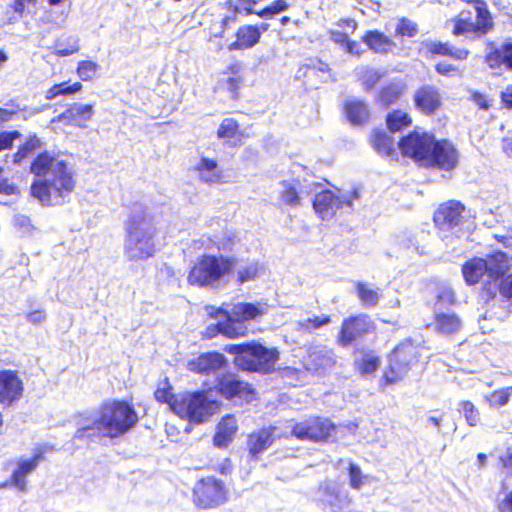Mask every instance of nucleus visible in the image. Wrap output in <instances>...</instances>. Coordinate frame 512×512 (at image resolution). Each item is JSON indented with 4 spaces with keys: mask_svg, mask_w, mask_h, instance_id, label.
<instances>
[{
    "mask_svg": "<svg viewBox=\"0 0 512 512\" xmlns=\"http://www.w3.org/2000/svg\"><path fill=\"white\" fill-rule=\"evenodd\" d=\"M239 133V124L232 118H225L219 125L217 137L220 139H232Z\"/></svg>",
    "mask_w": 512,
    "mask_h": 512,
    "instance_id": "47",
    "label": "nucleus"
},
{
    "mask_svg": "<svg viewBox=\"0 0 512 512\" xmlns=\"http://www.w3.org/2000/svg\"><path fill=\"white\" fill-rule=\"evenodd\" d=\"M137 422V413L127 402H105L91 422L84 424L75 432L74 440L94 442L101 437L117 438L130 431Z\"/></svg>",
    "mask_w": 512,
    "mask_h": 512,
    "instance_id": "2",
    "label": "nucleus"
},
{
    "mask_svg": "<svg viewBox=\"0 0 512 512\" xmlns=\"http://www.w3.org/2000/svg\"><path fill=\"white\" fill-rule=\"evenodd\" d=\"M235 267V259L223 255L204 254L191 268L188 283L198 287L218 288Z\"/></svg>",
    "mask_w": 512,
    "mask_h": 512,
    "instance_id": "4",
    "label": "nucleus"
},
{
    "mask_svg": "<svg viewBox=\"0 0 512 512\" xmlns=\"http://www.w3.org/2000/svg\"><path fill=\"white\" fill-rule=\"evenodd\" d=\"M397 243L400 248L415 252L416 254H421L419 246L417 245V241L415 236L410 232H403L397 236Z\"/></svg>",
    "mask_w": 512,
    "mask_h": 512,
    "instance_id": "53",
    "label": "nucleus"
},
{
    "mask_svg": "<svg viewBox=\"0 0 512 512\" xmlns=\"http://www.w3.org/2000/svg\"><path fill=\"white\" fill-rule=\"evenodd\" d=\"M426 48L432 55L450 56L456 60H464L469 55L468 50L455 48L448 43L428 42Z\"/></svg>",
    "mask_w": 512,
    "mask_h": 512,
    "instance_id": "33",
    "label": "nucleus"
},
{
    "mask_svg": "<svg viewBox=\"0 0 512 512\" xmlns=\"http://www.w3.org/2000/svg\"><path fill=\"white\" fill-rule=\"evenodd\" d=\"M433 141V135L426 132L413 131L402 138L398 146L403 155L426 164Z\"/></svg>",
    "mask_w": 512,
    "mask_h": 512,
    "instance_id": "11",
    "label": "nucleus"
},
{
    "mask_svg": "<svg viewBox=\"0 0 512 512\" xmlns=\"http://www.w3.org/2000/svg\"><path fill=\"white\" fill-rule=\"evenodd\" d=\"M226 351L236 355L235 363L242 370L260 373L271 372L279 358L276 348L255 342L230 345Z\"/></svg>",
    "mask_w": 512,
    "mask_h": 512,
    "instance_id": "5",
    "label": "nucleus"
},
{
    "mask_svg": "<svg viewBox=\"0 0 512 512\" xmlns=\"http://www.w3.org/2000/svg\"><path fill=\"white\" fill-rule=\"evenodd\" d=\"M99 69V65L93 61H80L77 67V74L83 81L93 79Z\"/></svg>",
    "mask_w": 512,
    "mask_h": 512,
    "instance_id": "52",
    "label": "nucleus"
},
{
    "mask_svg": "<svg viewBox=\"0 0 512 512\" xmlns=\"http://www.w3.org/2000/svg\"><path fill=\"white\" fill-rule=\"evenodd\" d=\"M357 296L363 306L375 307L381 299V290L374 289L371 285L364 282H357L355 285Z\"/></svg>",
    "mask_w": 512,
    "mask_h": 512,
    "instance_id": "35",
    "label": "nucleus"
},
{
    "mask_svg": "<svg viewBox=\"0 0 512 512\" xmlns=\"http://www.w3.org/2000/svg\"><path fill=\"white\" fill-rule=\"evenodd\" d=\"M371 143L375 151L380 155L390 156L395 153L394 140L385 131H374Z\"/></svg>",
    "mask_w": 512,
    "mask_h": 512,
    "instance_id": "37",
    "label": "nucleus"
},
{
    "mask_svg": "<svg viewBox=\"0 0 512 512\" xmlns=\"http://www.w3.org/2000/svg\"><path fill=\"white\" fill-rule=\"evenodd\" d=\"M195 170L198 173L200 181L207 184L219 183L223 177L217 161L207 157L200 158L195 166Z\"/></svg>",
    "mask_w": 512,
    "mask_h": 512,
    "instance_id": "25",
    "label": "nucleus"
},
{
    "mask_svg": "<svg viewBox=\"0 0 512 512\" xmlns=\"http://www.w3.org/2000/svg\"><path fill=\"white\" fill-rule=\"evenodd\" d=\"M25 317L29 323L39 325L46 320V313L43 310H35L27 313Z\"/></svg>",
    "mask_w": 512,
    "mask_h": 512,
    "instance_id": "64",
    "label": "nucleus"
},
{
    "mask_svg": "<svg viewBox=\"0 0 512 512\" xmlns=\"http://www.w3.org/2000/svg\"><path fill=\"white\" fill-rule=\"evenodd\" d=\"M344 113L348 121L353 125H363L370 117L367 103L357 98H349L345 101Z\"/></svg>",
    "mask_w": 512,
    "mask_h": 512,
    "instance_id": "23",
    "label": "nucleus"
},
{
    "mask_svg": "<svg viewBox=\"0 0 512 512\" xmlns=\"http://www.w3.org/2000/svg\"><path fill=\"white\" fill-rule=\"evenodd\" d=\"M155 398L164 403H168L170 408L172 409V404L174 403V400L177 398V396H174L171 393V389L168 388H158L155 391Z\"/></svg>",
    "mask_w": 512,
    "mask_h": 512,
    "instance_id": "60",
    "label": "nucleus"
},
{
    "mask_svg": "<svg viewBox=\"0 0 512 512\" xmlns=\"http://www.w3.org/2000/svg\"><path fill=\"white\" fill-rule=\"evenodd\" d=\"M291 434L299 440L323 441L332 436L335 426L328 419L312 417L300 422H290Z\"/></svg>",
    "mask_w": 512,
    "mask_h": 512,
    "instance_id": "10",
    "label": "nucleus"
},
{
    "mask_svg": "<svg viewBox=\"0 0 512 512\" xmlns=\"http://www.w3.org/2000/svg\"><path fill=\"white\" fill-rule=\"evenodd\" d=\"M397 34L401 36L414 37L417 32V25L408 19H401L396 26Z\"/></svg>",
    "mask_w": 512,
    "mask_h": 512,
    "instance_id": "56",
    "label": "nucleus"
},
{
    "mask_svg": "<svg viewBox=\"0 0 512 512\" xmlns=\"http://www.w3.org/2000/svg\"><path fill=\"white\" fill-rule=\"evenodd\" d=\"M34 175L31 194L45 206L63 204L76 187V171L72 164L51 155L40 153L31 163Z\"/></svg>",
    "mask_w": 512,
    "mask_h": 512,
    "instance_id": "1",
    "label": "nucleus"
},
{
    "mask_svg": "<svg viewBox=\"0 0 512 512\" xmlns=\"http://www.w3.org/2000/svg\"><path fill=\"white\" fill-rule=\"evenodd\" d=\"M287 8H288V5H287L286 1L276 0L270 6L264 8L260 12H257V14L262 18H266V17L272 16L274 14L283 12V11L287 10Z\"/></svg>",
    "mask_w": 512,
    "mask_h": 512,
    "instance_id": "58",
    "label": "nucleus"
},
{
    "mask_svg": "<svg viewBox=\"0 0 512 512\" xmlns=\"http://www.w3.org/2000/svg\"><path fill=\"white\" fill-rule=\"evenodd\" d=\"M275 428L269 427L254 432L248 437L249 453L253 457H257L260 453L265 451L274 441Z\"/></svg>",
    "mask_w": 512,
    "mask_h": 512,
    "instance_id": "26",
    "label": "nucleus"
},
{
    "mask_svg": "<svg viewBox=\"0 0 512 512\" xmlns=\"http://www.w3.org/2000/svg\"><path fill=\"white\" fill-rule=\"evenodd\" d=\"M476 13V23H474V31L481 34L487 33L492 28V19L484 2H477L474 6Z\"/></svg>",
    "mask_w": 512,
    "mask_h": 512,
    "instance_id": "40",
    "label": "nucleus"
},
{
    "mask_svg": "<svg viewBox=\"0 0 512 512\" xmlns=\"http://www.w3.org/2000/svg\"><path fill=\"white\" fill-rule=\"evenodd\" d=\"M41 459V455L37 454L31 459H21L18 462L17 469L12 474V483L20 491H26V476L32 473Z\"/></svg>",
    "mask_w": 512,
    "mask_h": 512,
    "instance_id": "28",
    "label": "nucleus"
},
{
    "mask_svg": "<svg viewBox=\"0 0 512 512\" xmlns=\"http://www.w3.org/2000/svg\"><path fill=\"white\" fill-rule=\"evenodd\" d=\"M363 42L376 53H386L393 46V42L378 31H368L362 38Z\"/></svg>",
    "mask_w": 512,
    "mask_h": 512,
    "instance_id": "34",
    "label": "nucleus"
},
{
    "mask_svg": "<svg viewBox=\"0 0 512 512\" xmlns=\"http://www.w3.org/2000/svg\"><path fill=\"white\" fill-rule=\"evenodd\" d=\"M463 277L467 284L474 285L486 274L484 258H473L462 267Z\"/></svg>",
    "mask_w": 512,
    "mask_h": 512,
    "instance_id": "32",
    "label": "nucleus"
},
{
    "mask_svg": "<svg viewBox=\"0 0 512 512\" xmlns=\"http://www.w3.org/2000/svg\"><path fill=\"white\" fill-rule=\"evenodd\" d=\"M486 62L491 68L504 66L506 69H512V43L502 45L500 48L490 52L486 57Z\"/></svg>",
    "mask_w": 512,
    "mask_h": 512,
    "instance_id": "31",
    "label": "nucleus"
},
{
    "mask_svg": "<svg viewBox=\"0 0 512 512\" xmlns=\"http://www.w3.org/2000/svg\"><path fill=\"white\" fill-rule=\"evenodd\" d=\"M217 389L227 399L238 397L241 400L250 402L253 398V390L250 385L237 378L236 375L228 374L221 377L217 382Z\"/></svg>",
    "mask_w": 512,
    "mask_h": 512,
    "instance_id": "15",
    "label": "nucleus"
},
{
    "mask_svg": "<svg viewBox=\"0 0 512 512\" xmlns=\"http://www.w3.org/2000/svg\"><path fill=\"white\" fill-rule=\"evenodd\" d=\"M266 312V308L260 304L243 303L238 302L232 305H226L225 307L217 309V313H223L224 315H230L236 317L242 323L249 320H254L258 316L263 315Z\"/></svg>",
    "mask_w": 512,
    "mask_h": 512,
    "instance_id": "22",
    "label": "nucleus"
},
{
    "mask_svg": "<svg viewBox=\"0 0 512 512\" xmlns=\"http://www.w3.org/2000/svg\"><path fill=\"white\" fill-rule=\"evenodd\" d=\"M418 357L419 348L410 341L398 345L389 357V367L384 373L386 382L393 384L402 380Z\"/></svg>",
    "mask_w": 512,
    "mask_h": 512,
    "instance_id": "7",
    "label": "nucleus"
},
{
    "mask_svg": "<svg viewBox=\"0 0 512 512\" xmlns=\"http://www.w3.org/2000/svg\"><path fill=\"white\" fill-rule=\"evenodd\" d=\"M467 32H475L474 31V22L471 21L469 17L462 12L458 19L454 22L453 34L461 35Z\"/></svg>",
    "mask_w": 512,
    "mask_h": 512,
    "instance_id": "55",
    "label": "nucleus"
},
{
    "mask_svg": "<svg viewBox=\"0 0 512 512\" xmlns=\"http://www.w3.org/2000/svg\"><path fill=\"white\" fill-rule=\"evenodd\" d=\"M226 365V359L223 354L209 352L201 354L196 359L188 362L190 371L202 374H212L223 369Z\"/></svg>",
    "mask_w": 512,
    "mask_h": 512,
    "instance_id": "21",
    "label": "nucleus"
},
{
    "mask_svg": "<svg viewBox=\"0 0 512 512\" xmlns=\"http://www.w3.org/2000/svg\"><path fill=\"white\" fill-rule=\"evenodd\" d=\"M226 320L217 324L218 331L228 338H237L246 335L248 328L245 323L237 320L236 317L225 315Z\"/></svg>",
    "mask_w": 512,
    "mask_h": 512,
    "instance_id": "36",
    "label": "nucleus"
},
{
    "mask_svg": "<svg viewBox=\"0 0 512 512\" xmlns=\"http://www.w3.org/2000/svg\"><path fill=\"white\" fill-rule=\"evenodd\" d=\"M411 124V118L403 111L395 110L387 116V126L391 132H397Z\"/></svg>",
    "mask_w": 512,
    "mask_h": 512,
    "instance_id": "43",
    "label": "nucleus"
},
{
    "mask_svg": "<svg viewBox=\"0 0 512 512\" xmlns=\"http://www.w3.org/2000/svg\"><path fill=\"white\" fill-rule=\"evenodd\" d=\"M219 409V403L210 399L206 392L178 395L172 404V411L183 419L201 423Z\"/></svg>",
    "mask_w": 512,
    "mask_h": 512,
    "instance_id": "6",
    "label": "nucleus"
},
{
    "mask_svg": "<svg viewBox=\"0 0 512 512\" xmlns=\"http://www.w3.org/2000/svg\"><path fill=\"white\" fill-rule=\"evenodd\" d=\"M512 387H507L504 389H500L494 391L491 395L487 397V401L491 406L500 407L504 406L511 396Z\"/></svg>",
    "mask_w": 512,
    "mask_h": 512,
    "instance_id": "54",
    "label": "nucleus"
},
{
    "mask_svg": "<svg viewBox=\"0 0 512 512\" xmlns=\"http://www.w3.org/2000/svg\"><path fill=\"white\" fill-rule=\"evenodd\" d=\"M460 406V411L463 413L468 425L477 426L480 423V413L475 405L470 401H463Z\"/></svg>",
    "mask_w": 512,
    "mask_h": 512,
    "instance_id": "51",
    "label": "nucleus"
},
{
    "mask_svg": "<svg viewBox=\"0 0 512 512\" xmlns=\"http://www.w3.org/2000/svg\"><path fill=\"white\" fill-rule=\"evenodd\" d=\"M436 71L444 76H456L460 75L458 68L447 62H440L435 66Z\"/></svg>",
    "mask_w": 512,
    "mask_h": 512,
    "instance_id": "62",
    "label": "nucleus"
},
{
    "mask_svg": "<svg viewBox=\"0 0 512 512\" xmlns=\"http://www.w3.org/2000/svg\"><path fill=\"white\" fill-rule=\"evenodd\" d=\"M237 40L228 47L230 51L248 49L259 42L261 33L255 26H243L237 31Z\"/></svg>",
    "mask_w": 512,
    "mask_h": 512,
    "instance_id": "29",
    "label": "nucleus"
},
{
    "mask_svg": "<svg viewBox=\"0 0 512 512\" xmlns=\"http://www.w3.org/2000/svg\"><path fill=\"white\" fill-rule=\"evenodd\" d=\"M23 392V384L14 371H0V404L9 405L19 399Z\"/></svg>",
    "mask_w": 512,
    "mask_h": 512,
    "instance_id": "19",
    "label": "nucleus"
},
{
    "mask_svg": "<svg viewBox=\"0 0 512 512\" xmlns=\"http://www.w3.org/2000/svg\"><path fill=\"white\" fill-rule=\"evenodd\" d=\"M280 185V197L282 201L292 207L300 205L301 194H303V190L299 187L300 183L295 180L292 182L283 181Z\"/></svg>",
    "mask_w": 512,
    "mask_h": 512,
    "instance_id": "38",
    "label": "nucleus"
},
{
    "mask_svg": "<svg viewBox=\"0 0 512 512\" xmlns=\"http://www.w3.org/2000/svg\"><path fill=\"white\" fill-rule=\"evenodd\" d=\"M94 114L93 106L90 104L73 103L67 110L51 119V124L62 122L65 125L86 127V123Z\"/></svg>",
    "mask_w": 512,
    "mask_h": 512,
    "instance_id": "16",
    "label": "nucleus"
},
{
    "mask_svg": "<svg viewBox=\"0 0 512 512\" xmlns=\"http://www.w3.org/2000/svg\"><path fill=\"white\" fill-rule=\"evenodd\" d=\"M462 327L461 319L455 313L437 312L434 321V329L443 335L457 333Z\"/></svg>",
    "mask_w": 512,
    "mask_h": 512,
    "instance_id": "30",
    "label": "nucleus"
},
{
    "mask_svg": "<svg viewBox=\"0 0 512 512\" xmlns=\"http://www.w3.org/2000/svg\"><path fill=\"white\" fill-rule=\"evenodd\" d=\"M455 302V295L451 288H442L437 295V304L452 305Z\"/></svg>",
    "mask_w": 512,
    "mask_h": 512,
    "instance_id": "61",
    "label": "nucleus"
},
{
    "mask_svg": "<svg viewBox=\"0 0 512 512\" xmlns=\"http://www.w3.org/2000/svg\"><path fill=\"white\" fill-rule=\"evenodd\" d=\"M360 198L358 190L354 189L349 193L335 194L325 190L316 194L313 207L316 213L323 219L332 218L339 209H352L355 200Z\"/></svg>",
    "mask_w": 512,
    "mask_h": 512,
    "instance_id": "8",
    "label": "nucleus"
},
{
    "mask_svg": "<svg viewBox=\"0 0 512 512\" xmlns=\"http://www.w3.org/2000/svg\"><path fill=\"white\" fill-rule=\"evenodd\" d=\"M414 103L418 110L426 115H430L441 106V95L435 86L424 85L416 90L414 94Z\"/></svg>",
    "mask_w": 512,
    "mask_h": 512,
    "instance_id": "20",
    "label": "nucleus"
},
{
    "mask_svg": "<svg viewBox=\"0 0 512 512\" xmlns=\"http://www.w3.org/2000/svg\"><path fill=\"white\" fill-rule=\"evenodd\" d=\"M194 503L203 509L214 508L227 501L224 483L214 477L198 481L193 490Z\"/></svg>",
    "mask_w": 512,
    "mask_h": 512,
    "instance_id": "9",
    "label": "nucleus"
},
{
    "mask_svg": "<svg viewBox=\"0 0 512 512\" xmlns=\"http://www.w3.org/2000/svg\"><path fill=\"white\" fill-rule=\"evenodd\" d=\"M499 292L504 298L512 299V273L501 280Z\"/></svg>",
    "mask_w": 512,
    "mask_h": 512,
    "instance_id": "63",
    "label": "nucleus"
},
{
    "mask_svg": "<svg viewBox=\"0 0 512 512\" xmlns=\"http://www.w3.org/2000/svg\"><path fill=\"white\" fill-rule=\"evenodd\" d=\"M402 90L398 84H390L382 88L380 91L377 102L385 107L394 103L401 95Z\"/></svg>",
    "mask_w": 512,
    "mask_h": 512,
    "instance_id": "45",
    "label": "nucleus"
},
{
    "mask_svg": "<svg viewBox=\"0 0 512 512\" xmlns=\"http://www.w3.org/2000/svg\"><path fill=\"white\" fill-rule=\"evenodd\" d=\"M373 328V322L365 314L346 318L342 323L338 342L342 346L350 345L356 339L372 331Z\"/></svg>",
    "mask_w": 512,
    "mask_h": 512,
    "instance_id": "13",
    "label": "nucleus"
},
{
    "mask_svg": "<svg viewBox=\"0 0 512 512\" xmlns=\"http://www.w3.org/2000/svg\"><path fill=\"white\" fill-rule=\"evenodd\" d=\"M237 428V420L233 415L223 417L213 438L214 445L226 448L233 441Z\"/></svg>",
    "mask_w": 512,
    "mask_h": 512,
    "instance_id": "24",
    "label": "nucleus"
},
{
    "mask_svg": "<svg viewBox=\"0 0 512 512\" xmlns=\"http://www.w3.org/2000/svg\"><path fill=\"white\" fill-rule=\"evenodd\" d=\"M240 69V64H233L229 67V72H224V76L226 77L223 78V81L225 82L226 88L232 93L236 92L242 83V78L239 75Z\"/></svg>",
    "mask_w": 512,
    "mask_h": 512,
    "instance_id": "46",
    "label": "nucleus"
},
{
    "mask_svg": "<svg viewBox=\"0 0 512 512\" xmlns=\"http://www.w3.org/2000/svg\"><path fill=\"white\" fill-rule=\"evenodd\" d=\"M261 266L257 261H247L237 269L238 281L242 284L254 280L260 272Z\"/></svg>",
    "mask_w": 512,
    "mask_h": 512,
    "instance_id": "42",
    "label": "nucleus"
},
{
    "mask_svg": "<svg viewBox=\"0 0 512 512\" xmlns=\"http://www.w3.org/2000/svg\"><path fill=\"white\" fill-rule=\"evenodd\" d=\"M331 322L329 316H315L313 318H307L304 320H300L297 322V327L300 330L311 332L313 330L319 329L324 325H327Z\"/></svg>",
    "mask_w": 512,
    "mask_h": 512,
    "instance_id": "49",
    "label": "nucleus"
},
{
    "mask_svg": "<svg viewBox=\"0 0 512 512\" xmlns=\"http://www.w3.org/2000/svg\"><path fill=\"white\" fill-rule=\"evenodd\" d=\"M356 365L361 374H371L377 370L379 358L372 353H366L356 361Z\"/></svg>",
    "mask_w": 512,
    "mask_h": 512,
    "instance_id": "48",
    "label": "nucleus"
},
{
    "mask_svg": "<svg viewBox=\"0 0 512 512\" xmlns=\"http://www.w3.org/2000/svg\"><path fill=\"white\" fill-rule=\"evenodd\" d=\"M349 478H350V485L353 489H360L363 485V480L367 479L368 477L363 475L360 468L355 464H350L349 467Z\"/></svg>",
    "mask_w": 512,
    "mask_h": 512,
    "instance_id": "57",
    "label": "nucleus"
},
{
    "mask_svg": "<svg viewBox=\"0 0 512 512\" xmlns=\"http://www.w3.org/2000/svg\"><path fill=\"white\" fill-rule=\"evenodd\" d=\"M317 498L324 505L329 506L332 512L348 506L351 502L347 492L335 481L326 480L320 484L317 490Z\"/></svg>",
    "mask_w": 512,
    "mask_h": 512,
    "instance_id": "14",
    "label": "nucleus"
},
{
    "mask_svg": "<svg viewBox=\"0 0 512 512\" xmlns=\"http://www.w3.org/2000/svg\"><path fill=\"white\" fill-rule=\"evenodd\" d=\"M82 89V84L75 82L69 85L67 82L56 84L46 92V99L52 100L59 95H71Z\"/></svg>",
    "mask_w": 512,
    "mask_h": 512,
    "instance_id": "44",
    "label": "nucleus"
},
{
    "mask_svg": "<svg viewBox=\"0 0 512 512\" xmlns=\"http://www.w3.org/2000/svg\"><path fill=\"white\" fill-rule=\"evenodd\" d=\"M459 161V153L454 145L446 140L433 141L426 165L436 166L450 171L456 168Z\"/></svg>",
    "mask_w": 512,
    "mask_h": 512,
    "instance_id": "12",
    "label": "nucleus"
},
{
    "mask_svg": "<svg viewBox=\"0 0 512 512\" xmlns=\"http://www.w3.org/2000/svg\"><path fill=\"white\" fill-rule=\"evenodd\" d=\"M484 262L486 264V275L493 280H497L510 267L508 256L501 251L488 255Z\"/></svg>",
    "mask_w": 512,
    "mask_h": 512,
    "instance_id": "27",
    "label": "nucleus"
},
{
    "mask_svg": "<svg viewBox=\"0 0 512 512\" xmlns=\"http://www.w3.org/2000/svg\"><path fill=\"white\" fill-rule=\"evenodd\" d=\"M55 54L65 57L76 53L79 50V40L75 36H68L59 39L55 44Z\"/></svg>",
    "mask_w": 512,
    "mask_h": 512,
    "instance_id": "41",
    "label": "nucleus"
},
{
    "mask_svg": "<svg viewBox=\"0 0 512 512\" xmlns=\"http://www.w3.org/2000/svg\"><path fill=\"white\" fill-rule=\"evenodd\" d=\"M464 206L458 201H449L440 205L434 213V222L441 230H450L462 220Z\"/></svg>",
    "mask_w": 512,
    "mask_h": 512,
    "instance_id": "17",
    "label": "nucleus"
},
{
    "mask_svg": "<svg viewBox=\"0 0 512 512\" xmlns=\"http://www.w3.org/2000/svg\"><path fill=\"white\" fill-rule=\"evenodd\" d=\"M336 364V355L333 350L327 347L313 348L309 350L304 358V366L312 372H325L332 369Z\"/></svg>",
    "mask_w": 512,
    "mask_h": 512,
    "instance_id": "18",
    "label": "nucleus"
},
{
    "mask_svg": "<svg viewBox=\"0 0 512 512\" xmlns=\"http://www.w3.org/2000/svg\"><path fill=\"white\" fill-rule=\"evenodd\" d=\"M156 228L152 217L141 205H135L126 223L124 250L131 261L144 260L155 254Z\"/></svg>",
    "mask_w": 512,
    "mask_h": 512,
    "instance_id": "3",
    "label": "nucleus"
},
{
    "mask_svg": "<svg viewBox=\"0 0 512 512\" xmlns=\"http://www.w3.org/2000/svg\"><path fill=\"white\" fill-rule=\"evenodd\" d=\"M18 131L2 132L0 133V151L10 148L15 139L20 137Z\"/></svg>",
    "mask_w": 512,
    "mask_h": 512,
    "instance_id": "59",
    "label": "nucleus"
},
{
    "mask_svg": "<svg viewBox=\"0 0 512 512\" xmlns=\"http://www.w3.org/2000/svg\"><path fill=\"white\" fill-rule=\"evenodd\" d=\"M355 74L361 82L365 91H370L374 88L377 82L384 76V72L378 69L361 66L355 69Z\"/></svg>",
    "mask_w": 512,
    "mask_h": 512,
    "instance_id": "39",
    "label": "nucleus"
},
{
    "mask_svg": "<svg viewBox=\"0 0 512 512\" xmlns=\"http://www.w3.org/2000/svg\"><path fill=\"white\" fill-rule=\"evenodd\" d=\"M41 146V141L36 137L33 136L29 140H27L17 151L16 154H14V163H21V161L29 156L31 153H33L37 148Z\"/></svg>",
    "mask_w": 512,
    "mask_h": 512,
    "instance_id": "50",
    "label": "nucleus"
}]
</instances>
